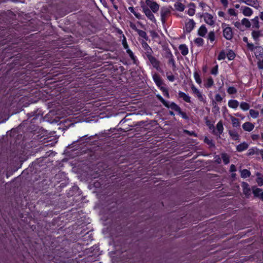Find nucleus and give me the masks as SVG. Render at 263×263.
Instances as JSON below:
<instances>
[{
	"mask_svg": "<svg viewBox=\"0 0 263 263\" xmlns=\"http://www.w3.org/2000/svg\"><path fill=\"white\" fill-rule=\"evenodd\" d=\"M240 108L243 110H248L249 109V104L246 102H242L240 104Z\"/></svg>",
	"mask_w": 263,
	"mask_h": 263,
	"instance_id": "nucleus-37",
	"label": "nucleus"
},
{
	"mask_svg": "<svg viewBox=\"0 0 263 263\" xmlns=\"http://www.w3.org/2000/svg\"><path fill=\"white\" fill-rule=\"evenodd\" d=\"M240 25V22H236L235 23V27L238 28Z\"/></svg>",
	"mask_w": 263,
	"mask_h": 263,
	"instance_id": "nucleus-63",
	"label": "nucleus"
},
{
	"mask_svg": "<svg viewBox=\"0 0 263 263\" xmlns=\"http://www.w3.org/2000/svg\"><path fill=\"white\" fill-rule=\"evenodd\" d=\"M243 41L245 43H246L247 44H248V38L246 36L243 37Z\"/></svg>",
	"mask_w": 263,
	"mask_h": 263,
	"instance_id": "nucleus-64",
	"label": "nucleus"
},
{
	"mask_svg": "<svg viewBox=\"0 0 263 263\" xmlns=\"http://www.w3.org/2000/svg\"><path fill=\"white\" fill-rule=\"evenodd\" d=\"M129 11H130L132 13L134 14V15L138 19L141 18V15L139 13H137L133 7H129L128 8Z\"/></svg>",
	"mask_w": 263,
	"mask_h": 263,
	"instance_id": "nucleus-35",
	"label": "nucleus"
},
{
	"mask_svg": "<svg viewBox=\"0 0 263 263\" xmlns=\"http://www.w3.org/2000/svg\"><path fill=\"white\" fill-rule=\"evenodd\" d=\"M241 24L247 28H249L251 26V24L248 19L244 18L241 20Z\"/></svg>",
	"mask_w": 263,
	"mask_h": 263,
	"instance_id": "nucleus-40",
	"label": "nucleus"
},
{
	"mask_svg": "<svg viewBox=\"0 0 263 263\" xmlns=\"http://www.w3.org/2000/svg\"><path fill=\"white\" fill-rule=\"evenodd\" d=\"M213 84H214V81L211 77H210L207 79L206 82L205 84H204V86L205 87L209 88L211 87L213 85Z\"/></svg>",
	"mask_w": 263,
	"mask_h": 263,
	"instance_id": "nucleus-33",
	"label": "nucleus"
},
{
	"mask_svg": "<svg viewBox=\"0 0 263 263\" xmlns=\"http://www.w3.org/2000/svg\"><path fill=\"white\" fill-rule=\"evenodd\" d=\"M259 17L261 20L263 21V11L260 12L259 14Z\"/></svg>",
	"mask_w": 263,
	"mask_h": 263,
	"instance_id": "nucleus-62",
	"label": "nucleus"
},
{
	"mask_svg": "<svg viewBox=\"0 0 263 263\" xmlns=\"http://www.w3.org/2000/svg\"><path fill=\"white\" fill-rule=\"evenodd\" d=\"M122 44L123 45V47L126 50L127 53L129 55L130 59L133 60L134 63H136V57L135 56L134 54L132 52V51L129 48L128 45L127 43L126 39L124 34H122Z\"/></svg>",
	"mask_w": 263,
	"mask_h": 263,
	"instance_id": "nucleus-1",
	"label": "nucleus"
},
{
	"mask_svg": "<svg viewBox=\"0 0 263 263\" xmlns=\"http://www.w3.org/2000/svg\"><path fill=\"white\" fill-rule=\"evenodd\" d=\"M241 10L242 14L246 16H250L253 14V10L248 7L242 6Z\"/></svg>",
	"mask_w": 263,
	"mask_h": 263,
	"instance_id": "nucleus-12",
	"label": "nucleus"
},
{
	"mask_svg": "<svg viewBox=\"0 0 263 263\" xmlns=\"http://www.w3.org/2000/svg\"><path fill=\"white\" fill-rule=\"evenodd\" d=\"M228 13L231 16H236L237 13L233 8H230L228 10Z\"/></svg>",
	"mask_w": 263,
	"mask_h": 263,
	"instance_id": "nucleus-45",
	"label": "nucleus"
},
{
	"mask_svg": "<svg viewBox=\"0 0 263 263\" xmlns=\"http://www.w3.org/2000/svg\"><path fill=\"white\" fill-rule=\"evenodd\" d=\"M194 78L197 83H198L199 85L201 84L202 81L200 78V76L197 71L194 73Z\"/></svg>",
	"mask_w": 263,
	"mask_h": 263,
	"instance_id": "nucleus-34",
	"label": "nucleus"
},
{
	"mask_svg": "<svg viewBox=\"0 0 263 263\" xmlns=\"http://www.w3.org/2000/svg\"><path fill=\"white\" fill-rule=\"evenodd\" d=\"M223 35L227 40H230L232 39L233 33L232 28L228 26L226 24H222Z\"/></svg>",
	"mask_w": 263,
	"mask_h": 263,
	"instance_id": "nucleus-2",
	"label": "nucleus"
},
{
	"mask_svg": "<svg viewBox=\"0 0 263 263\" xmlns=\"http://www.w3.org/2000/svg\"><path fill=\"white\" fill-rule=\"evenodd\" d=\"M221 158L222 159V160L224 164H227L229 163V157L227 154H222Z\"/></svg>",
	"mask_w": 263,
	"mask_h": 263,
	"instance_id": "nucleus-38",
	"label": "nucleus"
},
{
	"mask_svg": "<svg viewBox=\"0 0 263 263\" xmlns=\"http://www.w3.org/2000/svg\"><path fill=\"white\" fill-rule=\"evenodd\" d=\"M218 15L219 17H224L225 13L224 12L220 11L218 12Z\"/></svg>",
	"mask_w": 263,
	"mask_h": 263,
	"instance_id": "nucleus-58",
	"label": "nucleus"
},
{
	"mask_svg": "<svg viewBox=\"0 0 263 263\" xmlns=\"http://www.w3.org/2000/svg\"><path fill=\"white\" fill-rule=\"evenodd\" d=\"M260 32L258 31H253L252 32V37L255 40H257L258 39V37L260 36Z\"/></svg>",
	"mask_w": 263,
	"mask_h": 263,
	"instance_id": "nucleus-42",
	"label": "nucleus"
},
{
	"mask_svg": "<svg viewBox=\"0 0 263 263\" xmlns=\"http://www.w3.org/2000/svg\"><path fill=\"white\" fill-rule=\"evenodd\" d=\"M174 7L175 9L179 11H183L185 9V6L180 2H176L175 4Z\"/></svg>",
	"mask_w": 263,
	"mask_h": 263,
	"instance_id": "nucleus-30",
	"label": "nucleus"
},
{
	"mask_svg": "<svg viewBox=\"0 0 263 263\" xmlns=\"http://www.w3.org/2000/svg\"><path fill=\"white\" fill-rule=\"evenodd\" d=\"M260 151H259L258 149H257L256 147H253L251 148H250L247 153L248 156H252L254 155H259V152Z\"/></svg>",
	"mask_w": 263,
	"mask_h": 263,
	"instance_id": "nucleus-27",
	"label": "nucleus"
},
{
	"mask_svg": "<svg viewBox=\"0 0 263 263\" xmlns=\"http://www.w3.org/2000/svg\"><path fill=\"white\" fill-rule=\"evenodd\" d=\"M178 114L181 116V117L184 119H188L189 117L186 115V113L184 112H183L181 111V108L180 109V110L178 111Z\"/></svg>",
	"mask_w": 263,
	"mask_h": 263,
	"instance_id": "nucleus-47",
	"label": "nucleus"
},
{
	"mask_svg": "<svg viewBox=\"0 0 263 263\" xmlns=\"http://www.w3.org/2000/svg\"><path fill=\"white\" fill-rule=\"evenodd\" d=\"M136 31L140 36L144 39L146 41L148 40V36L145 31L138 29H136Z\"/></svg>",
	"mask_w": 263,
	"mask_h": 263,
	"instance_id": "nucleus-29",
	"label": "nucleus"
},
{
	"mask_svg": "<svg viewBox=\"0 0 263 263\" xmlns=\"http://www.w3.org/2000/svg\"><path fill=\"white\" fill-rule=\"evenodd\" d=\"M248 147V143L244 142L238 145L236 147V149L238 152H241L247 149Z\"/></svg>",
	"mask_w": 263,
	"mask_h": 263,
	"instance_id": "nucleus-21",
	"label": "nucleus"
},
{
	"mask_svg": "<svg viewBox=\"0 0 263 263\" xmlns=\"http://www.w3.org/2000/svg\"><path fill=\"white\" fill-rule=\"evenodd\" d=\"M257 66L259 69H263V59L257 62Z\"/></svg>",
	"mask_w": 263,
	"mask_h": 263,
	"instance_id": "nucleus-54",
	"label": "nucleus"
},
{
	"mask_svg": "<svg viewBox=\"0 0 263 263\" xmlns=\"http://www.w3.org/2000/svg\"><path fill=\"white\" fill-rule=\"evenodd\" d=\"M165 107L167 108H170L174 110L175 111L178 112L180 110V107L175 103L172 102H167L166 105H164Z\"/></svg>",
	"mask_w": 263,
	"mask_h": 263,
	"instance_id": "nucleus-17",
	"label": "nucleus"
},
{
	"mask_svg": "<svg viewBox=\"0 0 263 263\" xmlns=\"http://www.w3.org/2000/svg\"><path fill=\"white\" fill-rule=\"evenodd\" d=\"M239 105V102L236 100H230L228 102V106L229 107L236 109Z\"/></svg>",
	"mask_w": 263,
	"mask_h": 263,
	"instance_id": "nucleus-24",
	"label": "nucleus"
},
{
	"mask_svg": "<svg viewBox=\"0 0 263 263\" xmlns=\"http://www.w3.org/2000/svg\"><path fill=\"white\" fill-rule=\"evenodd\" d=\"M213 107L212 108V112L214 114H217V113L219 112V107L216 105L215 102L213 101Z\"/></svg>",
	"mask_w": 263,
	"mask_h": 263,
	"instance_id": "nucleus-44",
	"label": "nucleus"
},
{
	"mask_svg": "<svg viewBox=\"0 0 263 263\" xmlns=\"http://www.w3.org/2000/svg\"><path fill=\"white\" fill-rule=\"evenodd\" d=\"M218 66L217 65L215 66L211 70V73L212 74L216 75L218 73Z\"/></svg>",
	"mask_w": 263,
	"mask_h": 263,
	"instance_id": "nucleus-49",
	"label": "nucleus"
},
{
	"mask_svg": "<svg viewBox=\"0 0 263 263\" xmlns=\"http://www.w3.org/2000/svg\"><path fill=\"white\" fill-rule=\"evenodd\" d=\"M247 47L249 49H250L251 51L253 50L254 49V45L253 44H251L249 43H248L247 44Z\"/></svg>",
	"mask_w": 263,
	"mask_h": 263,
	"instance_id": "nucleus-56",
	"label": "nucleus"
},
{
	"mask_svg": "<svg viewBox=\"0 0 263 263\" xmlns=\"http://www.w3.org/2000/svg\"><path fill=\"white\" fill-rule=\"evenodd\" d=\"M230 117L233 126L234 127H238L240 125L239 120L231 115Z\"/></svg>",
	"mask_w": 263,
	"mask_h": 263,
	"instance_id": "nucleus-28",
	"label": "nucleus"
},
{
	"mask_svg": "<svg viewBox=\"0 0 263 263\" xmlns=\"http://www.w3.org/2000/svg\"><path fill=\"white\" fill-rule=\"evenodd\" d=\"M163 56L164 58L168 59V63L169 64H171L174 68L176 67L175 62L174 59L173 55L169 49H165L164 50Z\"/></svg>",
	"mask_w": 263,
	"mask_h": 263,
	"instance_id": "nucleus-5",
	"label": "nucleus"
},
{
	"mask_svg": "<svg viewBox=\"0 0 263 263\" xmlns=\"http://www.w3.org/2000/svg\"><path fill=\"white\" fill-rule=\"evenodd\" d=\"M256 181L259 186L263 185V174L259 173H256Z\"/></svg>",
	"mask_w": 263,
	"mask_h": 263,
	"instance_id": "nucleus-26",
	"label": "nucleus"
},
{
	"mask_svg": "<svg viewBox=\"0 0 263 263\" xmlns=\"http://www.w3.org/2000/svg\"><path fill=\"white\" fill-rule=\"evenodd\" d=\"M215 101L221 102L222 100V97L219 94H216L215 97Z\"/></svg>",
	"mask_w": 263,
	"mask_h": 263,
	"instance_id": "nucleus-53",
	"label": "nucleus"
},
{
	"mask_svg": "<svg viewBox=\"0 0 263 263\" xmlns=\"http://www.w3.org/2000/svg\"><path fill=\"white\" fill-rule=\"evenodd\" d=\"M184 132V133H187V134H189L190 135L196 136L195 134L193 132H190L189 130H185Z\"/></svg>",
	"mask_w": 263,
	"mask_h": 263,
	"instance_id": "nucleus-59",
	"label": "nucleus"
},
{
	"mask_svg": "<svg viewBox=\"0 0 263 263\" xmlns=\"http://www.w3.org/2000/svg\"><path fill=\"white\" fill-rule=\"evenodd\" d=\"M178 96L179 98H182L185 102L187 103H191V97L188 94L179 91L178 92Z\"/></svg>",
	"mask_w": 263,
	"mask_h": 263,
	"instance_id": "nucleus-15",
	"label": "nucleus"
},
{
	"mask_svg": "<svg viewBox=\"0 0 263 263\" xmlns=\"http://www.w3.org/2000/svg\"><path fill=\"white\" fill-rule=\"evenodd\" d=\"M179 50L180 51L181 54L183 55H186L188 54L189 53V50H188V48L187 47L184 45V44H182V45H180L179 46Z\"/></svg>",
	"mask_w": 263,
	"mask_h": 263,
	"instance_id": "nucleus-23",
	"label": "nucleus"
},
{
	"mask_svg": "<svg viewBox=\"0 0 263 263\" xmlns=\"http://www.w3.org/2000/svg\"><path fill=\"white\" fill-rule=\"evenodd\" d=\"M240 3H243L247 5L256 7L257 5V0H237Z\"/></svg>",
	"mask_w": 263,
	"mask_h": 263,
	"instance_id": "nucleus-14",
	"label": "nucleus"
},
{
	"mask_svg": "<svg viewBox=\"0 0 263 263\" xmlns=\"http://www.w3.org/2000/svg\"><path fill=\"white\" fill-rule=\"evenodd\" d=\"M130 26L132 29H134L136 31V29L137 28L134 24L131 23Z\"/></svg>",
	"mask_w": 263,
	"mask_h": 263,
	"instance_id": "nucleus-61",
	"label": "nucleus"
},
{
	"mask_svg": "<svg viewBox=\"0 0 263 263\" xmlns=\"http://www.w3.org/2000/svg\"><path fill=\"white\" fill-rule=\"evenodd\" d=\"M215 162H216L217 163H220V162H221V158H220L219 156H215Z\"/></svg>",
	"mask_w": 263,
	"mask_h": 263,
	"instance_id": "nucleus-57",
	"label": "nucleus"
},
{
	"mask_svg": "<svg viewBox=\"0 0 263 263\" xmlns=\"http://www.w3.org/2000/svg\"><path fill=\"white\" fill-rule=\"evenodd\" d=\"M250 172L247 169H244L240 171V176L242 178H246L250 177Z\"/></svg>",
	"mask_w": 263,
	"mask_h": 263,
	"instance_id": "nucleus-31",
	"label": "nucleus"
},
{
	"mask_svg": "<svg viewBox=\"0 0 263 263\" xmlns=\"http://www.w3.org/2000/svg\"><path fill=\"white\" fill-rule=\"evenodd\" d=\"M166 76H167V79L171 81V82H173L175 80V78H174V76L172 74H169L168 73H166Z\"/></svg>",
	"mask_w": 263,
	"mask_h": 263,
	"instance_id": "nucleus-51",
	"label": "nucleus"
},
{
	"mask_svg": "<svg viewBox=\"0 0 263 263\" xmlns=\"http://www.w3.org/2000/svg\"><path fill=\"white\" fill-rule=\"evenodd\" d=\"M242 126L243 129L247 132H251L254 128V124L249 122L244 123Z\"/></svg>",
	"mask_w": 263,
	"mask_h": 263,
	"instance_id": "nucleus-18",
	"label": "nucleus"
},
{
	"mask_svg": "<svg viewBox=\"0 0 263 263\" xmlns=\"http://www.w3.org/2000/svg\"><path fill=\"white\" fill-rule=\"evenodd\" d=\"M191 89L193 93L196 95L200 101L203 103L205 102V96L202 94L197 88H196L194 85H192Z\"/></svg>",
	"mask_w": 263,
	"mask_h": 263,
	"instance_id": "nucleus-6",
	"label": "nucleus"
},
{
	"mask_svg": "<svg viewBox=\"0 0 263 263\" xmlns=\"http://www.w3.org/2000/svg\"><path fill=\"white\" fill-rule=\"evenodd\" d=\"M227 92L230 95L235 94L237 92V89L233 86H230L228 88Z\"/></svg>",
	"mask_w": 263,
	"mask_h": 263,
	"instance_id": "nucleus-41",
	"label": "nucleus"
},
{
	"mask_svg": "<svg viewBox=\"0 0 263 263\" xmlns=\"http://www.w3.org/2000/svg\"><path fill=\"white\" fill-rule=\"evenodd\" d=\"M204 142L208 144H209L210 146H214V144L212 141V140H210L207 137H205L204 138Z\"/></svg>",
	"mask_w": 263,
	"mask_h": 263,
	"instance_id": "nucleus-50",
	"label": "nucleus"
},
{
	"mask_svg": "<svg viewBox=\"0 0 263 263\" xmlns=\"http://www.w3.org/2000/svg\"><path fill=\"white\" fill-rule=\"evenodd\" d=\"M208 39L211 42L215 41V35L214 31H210L208 35Z\"/></svg>",
	"mask_w": 263,
	"mask_h": 263,
	"instance_id": "nucleus-39",
	"label": "nucleus"
},
{
	"mask_svg": "<svg viewBox=\"0 0 263 263\" xmlns=\"http://www.w3.org/2000/svg\"><path fill=\"white\" fill-rule=\"evenodd\" d=\"M216 130L219 134H221L223 130V126L221 121H219L216 125Z\"/></svg>",
	"mask_w": 263,
	"mask_h": 263,
	"instance_id": "nucleus-32",
	"label": "nucleus"
},
{
	"mask_svg": "<svg viewBox=\"0 0 263 263\" xmlns=\"http://www.w3.org/2000/svg\"><path fill=\"white\" fill-rule=\"evenodd\" d=\"M249 114L251 117L254 119L257 118L259 116L258 111L252 109L250 110Z\"/></svg>",
	"mask_w": 263,
	"mask_h": 263,
	"instance_id": "nucleus-36",
	"label": "nucleus"
},
{
	"mask_svg": "<svg viewBox=\"0 0 263 263\" xmlns=\"http://www.w3.org/2000/svg\"><path fill=\"white\" fill-rule=\"evenodd\" d=\"M208 30L204 25H202L198 30V34L199 36L203 37L207 33Z\"/></svg>",
	"mask_w": 263,
	"mask_h": 263,
	"instance_id": "nucleus-22",
	"label": "nucleus"
},
{
	"mask_svg": "<svg viewBox=\"0 0 263 263\" xmlns=\"http://www.w3.org/2000/svg\"><path fill=\"white\" fill-rule=\"evenodd\" d=\"M220 3L224 7H227L229 4L228 0H220Z\"/></svg>",
	"mask_w": 263,
	"mask_h": 263,
	"instance_id": "nucleus-55",
	"label": "nucleus"
},
{
	"mask_svg": "<svg viewBox=\"0 0 263 263\" xmlns=\"http://www.w3.org/2000/svg\"><path fill=\"white\" fill-rule=\"evenodd\" d=\"M147 59L148 60L151 64L153 66L154 68H155L157 70H160V62L155 57L153 56L152 54L146 57Z\"/></svg>",
	"mask_w": 263,
	"mask_h": 263,
	"instance_id": "nucleus-4",
	"label": "nucleus"
},
{
	"mask_svg": "<svg viewBox=\"0 0 263 263\" xmlns=\"http://www.w3.org/2000/svg\"><path fill=\"white\" fill-rule=\"evenodd\" d=\"M170 14V10L166 7H163L161 9L160 15L161 20L162 24H164L166 22V19Z\"/></svg>",
	"mask_w": 263,
	"mask_h": 263,
	"instance_id": "nucleus-7",
	"label": "nucleus"
},
{
	"mask_svg": "<svg viewBox=\"0 0 263 263\" xmlns=\"http://www.w3.org/2000/svg\"><path fill=\"white\" fill-rule=\"evenodd\" d=\"M195 5L194 3H190L188 5V10L186 12L189 15L193 16L195 13Z\"/></svg>",
	"mask_w": 263,
	"mask_h": 263,
	"instance_id": "nucleus-16",
	"label": "nucleus"
},
{
	"mask_svg": "<svg viewBox=\"0 0 263 263\" xmlns=\"http://www.w3.org/2000/svg\"><path fill=\"white\" fill-rule=\"evenodd\" d=\"M204 20L205 22L208 25L212 26L214 24L213 17L211 14L209 13H206L204 14Z\"/></svg>",
	"mask_w": 263,
	"mask_h": 263,
	"instance_id": "nucleus-11",
	"label": "nucleus"
},
{
	"mask_svg": "<svg viewBox=\"0 0 263 263\" xmlns=\"http://www.w3.org/2000/svg\"><path fill=\"white\" fill-rule=\"evenodd\" d=\"M229 134L233 140H238L239 139V135L235 130H229Z\"/></svg>",
	"mask_w": 263,
	"mask_h": 263,
	"instance_id": "nucleus-25",
	"label": "nucleus"
},
{
	"mask_svg": "<svg viewBox=\"0 0 263 263\" xmlns=\"http://www.w3.org/2000/svg\"><path fill=\"white\" fill-rule=\"evenodd\" d=\"M142 8L147 17L152 22L156 23V20L150 9H148L147 7H142Z\"/></svg>",
	"mask_w": 263,
	"mask_h": 263,
	"instance_id": "nucleus-8",
	"label": "nucleus"
},
{
	"mask_svg": "<svg viewBox=\"0 0 263 263\" xmlns=\"http://www.w3.org/2000/svg\"><path fill=\"white\" fill-rule=\"evenodd\" d=\"M241 186L242 187L243 193L245 195L247 198H249L251 195V193L252 192L251 191L252 189H250L249 185L248 183L243 182L242 183Z\"/></svg>",
	"mask_w": 263,
	"mask_h": 263,
	"instance_id": "nucleus-9",
	"label": "nucleus"
},
{
	"mask_svg": "<svg viewBox=\"0 0 263 263\" xmlns=\"http://www.w3.org/2000/svg\"><path fill=\"white\" fill-rule=\"evenodd\" d=\"M226 58V54L223 51H221L218 55L217 59L218 60H222Z\"/></svg>",
	"mask_w": 263,
	"mask_h": 263,
	"instance_id": "nucleus-48",
	"label": "nucleus"
},
{
	"mask_svg": "<svg viewBox=\"0 0 263 263\" xmlns=\"http://www.w3.org/2000/svg\"><path fill=\"white\" fill-rule=\"evenodd\" d=\"M153 78L156 85L160 88L163 84L160 77L158 74H154L153 76Z\"/></svg>",
	"mask_w": 263,
	"mask_h": 263,
	"instance_id": "nucleus-19",
	"label": "nucleus"
},
{
	"mask_svg": "<svg viewBox=\"0 0 263 263\" xmlns=\"http://www.w3.org/2000/svg\"><path fill=\"white\" fill-rule=\"evenodd\" d=\"M252 191L254 196L256 197H260L262 190L261 189L258 188L255 186L252 187Z\"/></svg>",
	"mask_w": 263,
	"mask_h": 263,
	"instance_id": "nucleus-20",
	"label": "nucleus"
},
{
	"mask_svg": "<svg viewBox=\"0 0 263 263\" xmlns=\"http://www.w3.org/2000/svg\"><path fill=\"white\" fill-rule=\"evenodd\" d=\"M195 23L193 20H189L185 24V28L187 32H191L195 27Z\"/></svg>",
	"mask_w": 263,
	"mask_h": 263,
	"instance_id": "nucleus-13",
	"label": "nucleus"
},
{
	"mask_svg": "<svg viewBox=\"0 0 263 263\" xmlns=\"http://www.w3.org/2000/svg\"><path fill=\"white\" fill-rule=\"evenodd\" d=\"M230 171L231 172H235L236 171V167L234 165L232 164L230 166Z\"/></svg>",
	"mask_w": 263,
	"mask_h": 263,
	"instance_id": "nucleus-60",
	"label": "nucleus"
},
{
	"mask_svg": "<svg viewBox=\"0 0 263 263\" xmlns=\"http://www.w3.org/2000/svg\"><path fill=\"white\" fill-rule=\"evenodd\" d=\"M157 97L164 105H166L167 101H166L161 96L158 95Z\"/></svg>",
	"mask_w": 263,
	"mask_h": 263,
	"instance_id": "nucleus-52",
	"label": "nucleus"
},
{
	"mask_svg": "<svg viewBox=\"0 0 263 263\" xmlns=\"http://www.w3.org/2000/svg\"><path fill=\"white\" fill-rule=\"evenodd\" d=\"M160 90L162 91L163 95L164 96H165L166 97H167L168 98L170 97L169 93H168V91L167 88H166L164 87L161 86L160 87Z\"/></svg>",
	"mask_w": 263,
	"mask_h": 263,
	"instance_id": "nucleus-43",
	"label": "nucleus"
},
{
	"mask_svg": "<svg viewBox=\"0 0 263 263\" xmlns=\"http://www.w3.org/2000/svg\"><path fill=\"white\" fill-rule=\"evenodd\" d=\"M141 45L145 51V53L146 57L150 55L153 53V51L152 48L145 41H142L141 42Z\"/></svg>",
	"mask_w": 263,
	"mask_h": 263,
	"instance_id": "nucleus-10",
	"label": "nucleus"
},
{
	"mask_svg": "<svg viewBox=\"0 0 263 263\" xmlns=\"http://www.w3.org/2000/svg\"><path fill=\"white\" fill-rule=\"evenodd\" d=\"M195 43L198 46H202L203 43V40L202 38L198 37L195 39Z\"/></svg>",
	"mask_w": 263,
	"mask_h": 263,
	"instance_id": "nucleus-46",
	"label": "nucleus"
},
{
	"mask_svg": "<svg viewBox=\"0 0 263 263\" xmlns=\"http://www.w3.org/2000/svg\"><path fill=\"white\" fill-rule=\"evenodd\" d=\"M142 7H147L148 9H151L154 13L157 12L159 9V5L153 0H146L145 5Z\"/></svg>",
	"mask_w": 263,
	"mask_h": 263,
	"instance_id": "nucleus-3",
	"label": "nucleus"
}]
</instances>
